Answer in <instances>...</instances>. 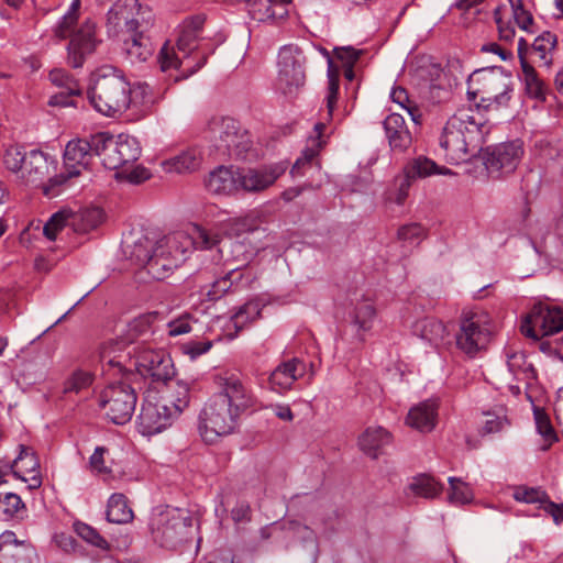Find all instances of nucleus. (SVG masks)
Here are the masks:
<instances>
[{
	"mask_svg": "<svg viewBox=\"0 0 563 563\" xmlns=\"http://www.w3.org/2000/svg\"><path fill=\"white\" fill-rule=\"evenodd\" d=\"M87 95L91 106L107 117L120 115L131 107L147 111L153 104L148 85L132 88L123 71L112 66L91 74Z\"/></svg>",
	"mask_w": 563,
	"mask_h": 563,
	"instance_id": "obj_2",
	"label": "nucleus"
},
{
	"mask_svg": "<svg viewBox=\"0 0 563 563\" xmlns=\"http://www.w3.org/2000/svg\"><path fill=\"white\" fill-rule=\"evenodd\" d=\"M177 417L164 399L157 402H145L137 417L139 427L145 435L156 434L169 427Z\"/></svg>",
	"mask_w": 563,
	"mask_h": 563,
	"instance_id": "obj_20",
	"label": "nucleus"
},
{
	"mask_svg": "<svg viewBox=\"0 0 563 563\" xmlns=\"http://www.w3.org/2000/svg\"><path fill=\"white\" fill-rule=\"evenodd\" d=\"M383 126L393 152L405 153L411 146L412 135L402 115L398 113L387 115L383 121Z\"/></svg>",
	"mask_w": 563,
	"mask_h": 563,
	"instance_id": "obj_23",
	"label": "nucleus"
},
{
	"mask_svg": "<svg viewBox=\"0 0 563 563\" xmlns=\"http://www.w3.org/2000/svg\"><path fill=\"white\" fill-rule=\"evenodd\" d=\"M521 69L527 95L537 101H545L549 89L534 67L527 59H522Z\"/></svg>",
	"mask_w": 563,
	"mask_h": 563,
	"instance_id": "obj_36",
	"label": "nucleus"
},
{
	"mask_svg": "<svg viewBox=\"0 0 563 563\" xmlns=\"http://www.w3.org/2000/svg\"><path fill=\"white\" fill-rule=\"evenodd\" d=\"M137 374L152 383L166 384L175 374L169 355L163 350L144 349L136 357Z\"/></svg>",
	"mask_w": 563,
	"mask_h": 563,
	"instance_id": "obj_17",
	"label": "nucleus"
},
{
	"mask_svg": "<svg viewBox=\"0 0 563 563\" xmlns=\"http://www.w3.org/2000/svg\"><path fill=\"white\" fill-rule=\"evenodd\" d=\"M515 23L526 32H532L534 24L532 13L526 8L523 0H508Z\"/></svg>",
	"mask_w": 563,
	"mask_h": 563,
	"instance_id": "obj_52",
	"label": "nucleus"
},
{
	"mask_svg": "<svg viewBox=\"0 0 563 563\" xmlns=\"http://www.w3.org/2000/svg\"><path fill=\"white\" fill-rule=\"evenodd\" d=\"M111 347L108 346V345H103L101 347V352H100V361L102 363V371L104 374L107 375H117V374H120L122 375V379L121 380H124V377L125 375H129L130 373H124L123 372V365L121 364V362L119 360H117V357H111Z\"/></svg>",
	"mask_w": 563,
	"mask_h": 563,
	"instance_id": "obj_58",
	"label": "nucleus"
},
{
	"mask_svg": "<svg viewBox=\"0 0 563 563\" xmlns=\"http://www.w3.org/2000/svg\"><path fill=\"white\" fill-rule=\"evenodd\" d=\"M288 168L286 162L264 164L255 167H239L240 191L262 194L269 189Z\"/></svg>",
	"mask_w": 563,
	"mask_h": 563,
	"instance_id": "obj_15",
	"label": "nucleus"
},
{
	"mask_svg": "<svg viewBox=\"0 0 563 563\" xmlns=\"http://www.w3.org/2000/svg\"><path fill=\"white\" fill-rule=\"evenodd\" d=\"M558 44V37L550 31L542 32L537 36L530 46V53L545 67H550L553 62V52Z\"/></svg>",
	"mask_w": 563,
	"mask_h": 563,
	"instance_id": "obj_35",
	"label": "nucleus"
},
{
	"mask_svg": "<svg viewBox=\"0 0 563 563\" xmlns=\"http://www.w3.org/2000/svg\"><path fill=\"white\" fill-rule=\"evenodd\" d=\"M261 314V303L257 300H250L239 307L238 311L232 314L230 322L238 331L244 329L250 322L256 320Z\"/></svg>",
	"mask_w": 563,
	"mask_h": 563,
	"instance_id": "obj_46",
	"label": "nucleus"
},
{
	"mask_svg": "<svg viewBox=\"0 0 563 563\" xmlns=\"http://www.w3.org/2000/svg\"><path fill=\"white\" fill-rule=\"evenodd\" d=\"M66 225H71V211L63 209L52 214L43 228V233L48 240L54 241L57 233Z\"/></svg>",
	"mask_w": 563,
	"mask_h": 563,
	"instance_id": "obj_49",
	"label": "nucleus"
},
{
	"mask_svg": "<svg viewBox=\"0 0 563 563\" xmlns=\"http://www.w3.org/2000/svg\"><path fill=\"white\" fill-rule=\"evenodd\" d=\"M490 129L478 109H459L446 121L439 141L448 162L460 164L479 154Z\"/></svg>",
	"mask_w": 563,
	"mask_h": 563,
	"instance_id": "obj_3",
	"label": "nucleus"
},
{
	"mask_svg": "<svg viewBox=\"0 0 563 563\" xmlns=\"http://www.w3.org/2000/svg\"><path fill=\"white\" fill-rule=\"evenodd\" d=\"M190 386L189 383L177 380L175 383L174 393L168 399H164L173 409V412L179 416L185 408L188 407L190 400Z\"/></svg>",
	"mask_w": 563,
	"mask_h": 563,
	"instance_id": "obj_48",
	"label": "nucleus"
},
{
	"mask_svg": "<svg viewBox=\"0 0 563 563\" xmlns=\"http://www.w3.org/2000/svg\"><path fill=\"white\" fill-rule=\"evenodd\" d=\"M206 18L201 14L186 19L179 30L177 38V49L183 54L180 57L173 46L166 42L157 56V63L163 73L175 70L177 75L174 81L187 79L198 71L207 62V56L202 55L192 65L189 60L190 55L197 48V40L205 24Z\"/></svg>",
	"mask_w": 563,
	"mask_h": 563,
	"instance_id": "obj_4",
	"label": "nucleus"
},
{
	"mask_svg": "<svg viewBox=\"0 0 563 563\" xmlns=\"http://www.w3.org/2000/svg\"><path fill=\"white\" fill-rule=\"evenodd\" d=\"M291 0H266L269 5L266 8L265 12H261V10H256L255 5L257 4V0H246L249 11L252 14L253 19L258 21H272L275 22L277 20H282L287 16L288 10L287 5Z\"/></svg>",
	"mask_w": 563,
	"mask_h": 563,
	"instance_id": "obj_39",
	"label": "nucleus"
},
{
	"mask_svg": "<svg viewBox=\"0 0 563 563\" xmlns=\"http://www.w3.org/2000/svg\"><path fill=\"white\" fill-rule=\"evenodd\" d=\"M24 509L21 497L14 493L0 494V511L8 518L14 517Z\"/></svg>",
	"mask_w": 563,
	"mask_h": 563,
	"instance_id": "obj_59",
	"label": "nucleus"
},
{
	"mask_svg": "<svg viewBox=\"0 0 563 563\" xmlns=\"http://www.w3.org/2000/svg\"><path fill=\"white\" fill-rule=\"evenodd\" d=\"M0 563H38V555L33 545L7 530L0 534Z\"/></svg>",
	"mask_w": 563,
	"mask_h": 563,
	"instance_id": "obj_21",
	"label": "nucleus"
},
{
	"mask_svg": "<svg viewBox=\"0 0 563 563\" xmlns=\"http://www.w3.org/2000/svg\"><path fill=\"white\" fill-rule=\"evenodd\" d=\"M26 154L27 153L23 152L21 147L10 146L4 153L3 163L9 170L20 174Z\"/></svg>",
	"mask_w": 563,
	"mask_h": 563,
	"instance_id": "obj_62",
	"label": "nucleus"
},
{
	"mask_svg": "<svg viewBox=\"0 0 563 563\" xmlns=\"http://www.w3.org/2000/svg\"><path fill=\"white\" fill-rule=\"evenodd\" d=\"M437 402L426 400L412 407L406 418V422L411 428L420 431H431L435 426Z\"/></svg>",
	"mask_w": 563,
	"mask_h": 563,
	"instance_id": "obj_29",
	"label": "nucleus"
},
{
	"mask_svg": "<svg viewBox=\"0 0 563 563\" xmlns=\"http://www.w3.org/2000/svg\"><path fill=\"white\" fill-rule=\"evenodd\" d=\"M390 97L394 102L398 103L401 108H404L408 112V114L411 117V120L415 123H419V119H420L421 114L419 112V109L415 104V102H412L409 99V96H408V92L406 89H404L401 87L394 88L391 90Z\"/></svg>",
	"mask_w": 563,
	"mask_h": 563,
	"instance_id": "obj_57",
	"label": "nucleus"
},
{
	"mask_svg": "<svg viewBox=\"0 0 563 563\" xmlns=\"http://www.w3.org/2000/svg\"><path fill=\"white\" fill-rule=\"evenodd\" d=\"M135 374L125 375L124 380L110 383L99 395V407L106 418L114 424L129 422L134 413L137 395L131 385Z\"/></svg>",
	"mask_w": 563,
	"mask_h": 563,
	"instance_id": "obj_8",
	"label": "nucleus"
},
{
	"mask_svg": "<svg viewBox=\"0 0 563 563\" xmlns=\"http://www.w3.org/2000/svg\"><path fill=\"white\" fill-rule=\"evenodd\" d=\"M22 462L25 463V472L32 473L31 481L34 482L32 485L33 487H38L41 485V478L38 476V462L36 460V456L33 452H30L26 448L22 446L21 452L16 459L13 460V462L10 464L8 463V468H10L11 473L22 481H27L26 477L21 475L19 471H15L14 467L18 466V464Z\"/></svg>",
	"mask_w": 563,
	"mask_h": 563,
	"instance_id": "obj_43",
	"label": "nucleus"
},
{
	"mask_svg": "<svg viewBox=\"0 0 563 563\" xmlns=\"http://www.w3.org/2000/svg\"><path fill=\"white\" fill-rule=\"evenodd\" d=\"M97 133L89 139L71 140L64 153V165L70 176H79L81 168L88 169L93 156L101 158L100 150L95 146Z\"/></svg>",
	"mask_w": 563,
	"mask_h": 563,
	"instance_id": "obj_18",
	"label": "nucleus"
},
{
	"mask_svg": "<svg viewBox=\"0 0 563 563\" xmlns=\"http://www.w3.org/2000/svg\"><path fill=\"white\" fill-rule=\"evenodd\" d=\"M95 146L100 150L102 165L112 170L136 162L141 155L139 141L126 134L99 132Z\"/></svg>",
	"mask_w": 563,
	"mask_h": 563,
	"instance_id": "obj_11",
	"label": "nucleus"
},
{
	"mask_svg": "<svg viewBox=\"0 0 563 563\" xmlns=\"http://www.w3.org/2000/svg\"><path fill=\"white\" fill-rule=\"evenodd\" d=\"M156 319V313L143 314L134 318L128 324L126 341L132 343L139 339L146 341L153 333V322Z\"/></svg>",
	"mask_w": 563,
	"mask_h": 563,
	"instance_id": "obj_44",
	"label": "nucleus"
},
{
	"mask_svg": "<svg viewBox=\"0 0 563 563\" xmlns=\"http://www.w3.org/2000/svg\"><path fill=\"white\" fill-rule=\"evenodd\" d=\"M239 167L219 166L205 180L208 191L216 195H234L240 191Z\"/></svg>",
	"mask_w": 563,
	"mask_h": 563,
	"instance_id": "obj_24",
	"label": "nucleus"
},
{
	"mask_svg": "<svg viewBox=\"0 0 563 563\" xmlns=\"http://www.w3.org/2000/svg\"><path fill=\"white\" fill-rule=\"evenodd\" d=\"M391 442V434L383 427H369L358 438V445L363 452L377 457L378 451Z\"/></svg>",
	"mask_w": 563,
	"mask_h": 563,
	"instance_id": "obj_33",
	"label": "nucleus"
},
{
	"mask_svg": "<svg viewBox=\"0 0 563 563\" xmlns=\"http://www.w3.org/2000/svg\"><path fill=\"white\" fill-rule=\"evenodd\" d=\"M77 20V13L67 12L54 29L57 38L70 37L67 45V64L75 69L81 68L101 43L96 37V23L93 21L86 20L79 27L75 29Z\"/></svg>",
	"mask_w": 563,
	"mask_h": 563,
	"instance_id": "obj_6",
	"label": "nucleus"
},
{
	"mask_svg": "<svg viewBox=\"0 0 563 563\" xmlns=\"http://www.w3.org/2000/svg\"><path fill=\"white\" fill-rule=\"evenodd\" d=\"M486 420L484 422L483 432L485 434L496 433L509 426L506 409L497 407L494 411L485 412Z\"/></svg>",
	"mask_w": 563,
	"mask_h": 563,
	"instance_id": "obj_55",
	"label": "nucleus"
},
{
	"mask_svg": "<svg viewBox=\"0 0 563 563\" xmlns=\"http://www.w3.org/2000/svg\"><path fill=\"white\" fill-rule=\"evenodd\" d=\"M324 55L328 57V93H327V108L328 115L331 117L338 101L339 93V71L333 67V62L329 56L328 52L324 51Z\"/></svg>",
	"mask_w": 563,
	"mask_h": 563,
	"instance_id": "obj_51",
	"label": "nucleus"
},
{
	"mask_svg": "<svg viewBox=\"0 0 563 563\" xmlns=\"http://www.w3.org/2000/svg\"><path fill=\"white\" fill-rule=\"evenodd\" d=\"M412 332L434 346L442 343L448 335L444 323L432 317L417 320L412 325Z\"/></svg>",
	"mask_w": 563,
	"mask_h": 563,
	"instance_id": "obj_30",
	"label": "nucleus"
},
{
	"mask_svg": "<svg viewBox=\"0 0 563 563\" xmlns=\"http://www.w3.org/2000/svg\"><path fill=\"white\" fill-rule=\"evenodd\" d=\"M217 387L199 415V430L206 441L231 434L240 416L251 408L255 399L238 371L222 369L213 375Z\"/></svg>",
	"mask_w": 563,
	"mask_h": 563,
	"instance_id": "obj_1",
	"label": "nucleus"
},
{
	"mask_svg": "<svg viewBox=\"0 0 563 563\" xmlns=\"http://www.w3.org/2000/svg\"><path fill=\"white\" fill-rule=\"evenodd\" d=\"M522 155V142L514 140L488 148L483 156V162L489 175L494 178H499L514 173Z\"/></svg>",
	"mask_w": 563,
	"mask_h": 563,
	"instance_id": "obj_16",
	"label": "nucleus"
},
{
	"mask_svg": "<svg viewBox=\"0 0 563 563\" xmlns=\"http://www.w3.org/2000/svg\"><path fill=\"white\" fill-rule=\"evenodd\" d=\"M548 494L541 488L533 487H517L514 493V498L517 501H522L527 504H540V507L547 499Z\"/></svg>",
	"mask_w": 563,
	"mask_h": 563,
	"instance_id": "obj_60",
	"label": "nucleus"
},
{
	"mask_svg": "<svg viewBox=\"0 0 563 563\" xmlns=\"http://www.w3.org/2000/svg\"><path fill=\"white\" fill-rule=\"evenodd\" d=\"M74 528H75L76 533L86 542H88L101 550L109 549L108 541L102 536H100V533L91 526H89L85 522H76Z\"/></svg>",
	"mask_w": 563,
	"mask_h": 563,
	"instance_id": "obj_56",
	"label": "nucleus"
},
{
	"mask_svg": "<svg viewBox=\"0 0 563 563\" xmlns=\"http://www.w3.org/2000/svg\"><path fill=\"white\" fill-rule=\"evenodd\" d=\"M477 80L482 84L478 92L482 93V103L486 109L505 107L511 99L512 79L500 68L492 67L477 70Z\"/></svg>",
	"mask_w": 563,
	"mask_h": 563,
	"instance_id": "obj_13",
	"label": "nucleus"
},
{
	"mask_svg": "<svg viewBox=\"0 0 563 563\" xmlns=\"http://www.w3.org/2000/svg\"><path fill=\"white\" fill-rule=\"evenodd\" d=\"M201 164V154L197 148H188L178 155L166 159L162 166L167 173L185 174L192 173L199 168Z\"/></svg>",
	"mask_w": 563,
	"mask_h": 563,
	"instance_id": "obj_31",
	"label": "nucleus"
},
{
	"mask_svg": "<svg viewBox=\"0 0 563 563\" xmlns=\"http://www.w3.org/2000/svg\"><path fill=\"white\" fill-rule=\"evenodd\" d=\"M49 173L47 156L38 150L27 152L20 178L26 184L40 185Z\"/></svg>",
	"mask_w": 563,
	"mask_h": 563,
	"instance_id": "obj_26",
	"label": "nucleus"
},
{
	"mask_svg": "<svg viewBox=\"0 0 563 563\" xmlns=\"http://www.w3.org/2000/svg\"><path fill=\"white\" fill-rule=\"evenodd\" d=\"M404 173L409 178H426L431 175H452V170L446 167H440L435 162L426 157L418 156L405 166Z\"/></svg>",
	"mask_w": 563,
	"mask_h": 563,
	"instance_id": "obj_34",
	"label": "nucleus"
},
{
	"mask_svg": "<svg viewBox=\"0 0 563 563\" xmlns=\"http://www.w3.org/2000/svg\"><path fill=\"white\" fill-rule=\"evenodd\" d=\"M278 85L285 95L302 87L306 80L302 62L291 47L284 46L278 54Z\"/></svg>",
	"mask_w": 563,
	"mask_h": 563,
	"instance_id": "obj_19",
	"label": "nucleus"
},
{
	"mask_svg": "<svg viewBox=\"0 0 563 563\" xmlns=\"http://www.w3.org/2000/svg\"><path fill=\"white\" fill-rule=\"evenodd\" d=\"M424 236V229L419 223L402 225L398 230L399 240L419 244Z\"/></svg>",
	"mask_w": 563,
	"mask_h": 563,
	"instance_id": "obj_63",
	"label": "nucleus"
},
{
	"mask_svg": "<svg viewBox=\"0 0 563 563\" xmlns=\"http://www.w3.org/2000/svg\"><path fill=\"white\" fill-rule=\"evenodd\" d=\"M139 7L137 0H118L108 12V22L114 26L124 23L130 36L139 34V21L131 18L132 11Z\"/></svg>",
	"mask_w": 563,
	"mask_h": 563,
	"instance_id": "obj_28",
	"label": "nucleus"
},
{
	"mask_svg": "<svg viewBox=\"0 0 563 563\" xmlns=\"http://www.w3.org/2000/svg\"><path fill=\"white\" fill-rule=\"evenodd\" d=\"M104 219L103 210L99 207H90L71 212V227L76 232L86 233L96 229Z\"/></svg>",
	"mask_w": 563,
	"mask_h": 563,
	"instance_id": "obj_40",
	"label": "nucleus"
},
{
	"mask_svg": "<svg viewBox=\"0 0 563 563\" xmlns=\"http://www.w3.org/2000/svg\"><path fill=\"white\" fill-rule=\"evenodd\" d=\"M242 274L236 269L232 268L220 278L216 279L210 284L206 297L210 301H217L222 298L227 292L231 290L234 282L240 280Z\"/></svg>",
	"mask_w": 563,
	"mask_h": 563,
	"instance_id": "obj_45",
	"label": "nucleus"
},
{
	"mask_svg": "<svg viewBox=\"0 0 563 563\" xmlns=\"http://www.w3.org/2000/svg\"><path fill=\"white\" fill-rule=\"evenodd\" d=\"M305 363L294 357L280 363L269 375L268 384L272 390L284 393L291 388L294 383L305 375Z\"/></svg>",
	"mask_w": 563,
	"mask_h": 563,
	"instance_id": "obj_22",
	"label": "nucleus"
},
{
	"mask_svg": "<svg viewBox=\"0 0 563 563\" xmlns=\"http://www.w3.org/2000/svg\"><path fill=\"white\" fill-rule=\"evenodd\" d=\"M350 317L358 336L363 340V333L369 331L373 327L376 318V308L371 299L363 297L355 302Z\"/></svg>",
	"mask_w": 563,
	"mask_h": 563,
	"instance_id": "obj_32",
	"label": "nucleus"
},
{
	"mask_svg": "<svg viewBox=\"0 0 563 563\" xmlns=\"http://www.w3.org/2000/svg\"><path fill=\"white\" fill-rule=\"evenodd\" d=\"M280 539L288 541H302V542H314V531L297 521V520H283L280 521Z\"/></svg>",
	"mask_w": 563,
	"mask_h": 563,
	"instance_id": "obj_42",
	"label": "nucleus"
},
{
	"mask_svg": "<svg viewBox=\"0 0 563 563\" xmlns=\"http://www.w3.org/2000/svg\"><path fill=\"white\" fill-rule=\"evenodd\" d=\"M154 246L155 245H152L151 241L146 238L137 241L130 253L131 260L145 269Z\"/></svg>",
	"mask_w": 563,
	"mask_h": 563,
	"instance_id": "obj_61",
	"label": "nucleus"
},
{
	"mask_svg": "<svg viewBox=\"0 0 563 563\" xmlns=\"http://www.w3.org/2000/svg\"><path fill=\"white\" fill-rule=\"evenodd\" d=\"M108 449L104 446H97L95 452L89 459V465L92 472L97 474H109L111 470L106 465L104 454Z\"/></svg>",
	"mask_w": 563,
	"mask_h": 563,
	"instance_id": "obj_64",
	"label": "nucleus"
},
{
	"mask_svg": "<svg viewBox=\"0 0 563 563\" xmlns=\"http://www.w3.org/2000/svg\"><path fill=\"white\" fill-rule=\"evenodd\" d=\"M77 20V13L67 12L54 29L57 38L70 37L67 45V64L75 69L81 68L101 43L96 37V23L93 21L86 20L79 27L75 29Z\"/></svg>",
	"mask_w": 563,
	"mask_h": 563,
	"instance_id": "obj_7",
	"label": "nucleus"
},
{
	"mask_svg": "<svg viewBox=\"0 0 563 563\" xmlns=\"http://www.w3.org/2000/svg\"><path fill=\"white\" fill-rule=\"evenodd\" d=\"M192 519L184 510L173 508L156 515L151 521V532L159 545L175 549L191 534Z\"/></svg>",
	"mask_w": 563,
	"mask_h": 563,
	"instance_id": "obj_12",
	"label": "nucleus"
},
{
	"mask_svg": "<svg viewBox=\"0 0 563 563\" xmlns=\"http://www.w3.org/2000/svg\"><path fill=\"white\" fill-rule=\"evenodd\" d=\"M415 496L432 499L439 496L443 490V485L438 483L432 476L419 474L415 476L408 486Z\"/></svg>",
	"mask_w": 563,
	"mask_h": 563,
	"instance_id": "obj_41",
	"label": "nucleus"
},
{
	"mask_svg": "<svg viewBox=\"0 0 563 563\" xmlns=\"http://www.w3.org/2000/svg\"><path fill=\"white\" fill-rule=\"evenodd\" d=\"M188 242L181 232L158 240L145 267L146 273L156 280L167 278L175 268L186 261V244Z\"/></svg>",
	"mask_w": 563,
	"mask_h": 563,
	"instance_id": "obj_9",
	"label": "nucleus"
},
{
	"mask_svg": "<svg viewBox=\"0 0 563 563\" xmlns=\"http://www.w3.org/2000/svg\"><path fill=\"white\" fill-rule=\"evenodd\" d=\"M536 427L538 433L542 437L545 444L542 445V450H548L555 441L558 435L551 424L549 417L541 410H534Z\"/></svg>",
	"mask_w": 563,
	"mask_h": 563,
	"instance_id": "obj_53",
	"label": "nucleus"
},
{
	"mask_svg": "<svg viewBox=\"0 0 563 563\" xmlns=\"http://www.w3.org/2000/svg\"><path fill=\"white\" fill-rule=\"evenodd\" d=\"M208 132L216 148L223 155L244 159L251 148V140L241 124L230 117H213L208 123Z\"/></svg>",
	"mask_w": 563,
	"mask_h": 563,
	"instance_id": "obj_10",
	"label": "nucleus"
},
{
	"mask_svg": "<svg viewBox=\"0 0 563 563\" xmlns=\"http://www.w3.org/2000/svg\"><path fill=\"white\" fill-rule=\"evenodd\" d=\"M107 520L112 523L123 525L133 519V511L123 494H112L107 505Z\"/></svg>",
	"mask_w": 563,
	"mask_h": 563,
	"instance_id": "obj_38",
	"label": "nucleus"
},
{
	"mask_svg": "<svg viewBox=\"0 0 563 563\" xmlns=\"http://www.w3.org/2000/svg\"><path fill=\"white\" fill-rule=\"evenodd\" d=\"M490 341V330L478 313H465L460 320V331L455 335L456 347L473 357L486 349Z\"/></svg>",
	"mask_w": 563,
	"mask_h": 563,
	"instance_id": "obj_14",
	"label": "nucleus"
},
{
	"mask_svg": "<svg viewBox=\"0 0 563 563\" xmlns=\"http://www.w3.org/2000/svg\"><path fill=\"white\" fill-rule=\"evenodd\" d=\"M324 129H325V123H323V122H318L314 124L313 132L316 134L310 136L307 140V146L302 151L301 155L296 159V162L290 170L292 176L303 175L305 167L311 166L312 161L318 156L320 150L325 144V140L323 137Z\"/></svg>",
	"mask_w": 563,
	"mask_h": 563,
	"instance_id": "obj_27",
	"label": "nucleus"
},
{
	"mask_svg": "<svg viewBox=\"0 0 563 563\" xmlns=\"http://www.w3.org/2000/svg\"><path fill=\"white\" fill-rule=\"evenodd\" d=\"M93 383V375L89 372L77 369L65 380L63 393L64 394H79L87 389Z\"/></svg>",
	"mask_w": 563,
	"mask_h": 563,
	"instance_id": "obj_50",
	"label": "nucleus"
},
{
	"mask_svg": "<svg viewBox=\"0 0 563 563\" xmlns=\"http://www.w3.org/2000/svg\"><path fill=\"white\" fill-rule=\"evenodd\" d=\"M181 233L189 241L188 244H186V255L188 254L190 247L210 251L217 249V262H220V260L222 258V249L219 247V245L222 242V236L217 230L206 228L199 224H191L186 233Z\"/></svg>",
	"mask_w": 563,
	"mask_h": 563,
	"instance_id": "obj_25",
	"label": "nucleus"
},
{
	"mask_svg": "<svg viewBox=\"0 0 563 563\" xmlns=\"http://www.w3.org/2000/svg\"><path fill=\"white\" fill-rule=\"evenodd\" d=\"M49 80L60 90L68 92H81L80 85L66 69L55 68L49 71Z\"/></svg>",
	"mask_w": 563,
	"mask_h": 563,
	"instance_id": "obj_54",
	"label": "nucleus"
},
{
	"mask_svg": "<svg viewBox=\"0 0 563 563\" xmlns=\"http://www.w3.org/2000/svg\"><path fill=\"white\" fill-rule=\"evenodd\" d=\"M123 45L132 63L145 62L154 51L151 38L144 32L126 37Z\"/></svg>",
	"mask_w": 563,
	"mask_h": 563,
	"instance_id": "obj_37",
	"label": "nucleus"
},
{
	"mask_svg": "<svg viewBox=\"0 0 563 563\" xmlns=\"http://www.w3.org/2000/svg\"><path fill=\"white\" fill-rule=\"evenodd\" d=\"M563 331V308L544 302L533 305L521 324V332L530 339L540 341L539 350L548 355L558 356L559 347L552 335Z\"/></svg>",
	"mask_w": 563,
	"mask_h": 563,
	"instance_id": "obj_5",
	"label": "nucleus"
},
{
	"mask_svg": "<svg viewBox=\"0 0 563 563\" xmlns=\"http://www.w3.org/2000/svg\"><path fill=\"white\" fill-rule=\"evenodd\" d=\"M449 501L455 505H465L473 500L474 494L470 485L459 477H449Z\"/></svg>",
	"mask_w": 563,
	"mask_h": 563,
	"instance_id": "obj_47",
	"label": "nucleus"
}]
</instances>
